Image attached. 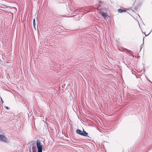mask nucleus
<instances>
[{
	"instance_id": "obj_1",
	"label": "nucleus",
	"mask_w": 152,
	"mask_h": 152,
	"mask_svg": "<svg viewBox=\"0 0 152 152\" xmlns=\"http://www.w3.org/2000/svg\"><path fill=\"white\" fill-rule=\"evenodd\" d=\"M37 148L38 152H42L43 146L41 143L40 141H37Z\"/></svg>"
},
{
	"instance_id": "obj_2",
	"label": "nucleus",
	"mask_w": 152,
	"mask_h": 152,
	"mask_svg": "<svg viewBox=\"0 0 152 152\" xmlns=\"http://www.w3.org/2000/svg\"><path fill=\"white\" fill-rule=\"evenodd\" d=\"M0 140L6 142L7 140L5 136L2 135H0Z\"/></svg>"
},
{
	"instance_id": "obj_3",
	"label": "nucleus",
	"mask_w": 152,
	"mask_h": 152,
	"mask_svg": "<svg viewBox=\"0 0 152 152\" xmlns=\"http://www.w3.org/2000/svg\"><path fill=\"white\" fill-rule=\"evenodd\" d=\"M32 152H37V148L35 147H33L32 148ZM29 152H32L31 150H29Z\"/></svg>"
},
{
	"instance_id": "obj_4",
	"label": "nucleus",
	"mask_w": 152,
	"mask_h": 152,
	"mask_svg": "<svg viewBox=\"0 0 152 152\" xmlns=\"http://www.w3.org/2000/svg\"><path fill=\"white\" fill-rule=\"evenodd\" d=\"M99 13L103 17L105 18L107 16V14L103 12H99Z\"/></svg>"
},
{
	"instance_id": "obj_5",
	"label": "nucleus",
	"mask_w": 152,
	"mask_h": 152,
	"mask_svg": "<svg viewBox=\"0 0 152 152\" xmlns=\"http://www.w3.org/2000/svg\"><path fill=\"white\" fill-rule=\"evenodd\" d=\"M77 133L78 134H79L80 135H82V133H83V132L81 131L80 130V129H77Z\"/></svg>"
},
{
	"instance_id": "obj_6",
	"label": "nucleus",
	"mask_w": 152,
	"mask_h": 152,
	"mask_svg": "<svg viewBox=\"0 0 152 152\" xmlns=\"http://www.w3.org/2000/svg\"><path fill=\"white\" fill-rule=\"evenodd\" d=\"M83 132L82 135L85 136H88V133L86 132V131L84 130H83Z\"/></svg>"
},
{
	"instance_id": "obj_7",
	"label": "nucleus",
	"mask_w": 152,
	"mask_h": 152,
	"mask_svg": "<svg viewBox=\"0 0 152 152\" xmlns=\"http://www.w3.org/2000/svg\"><path fill=\"white\" fill-rule=\"evenodd\" d=\"M118 12H124L126 11V10H123L121 9H119L118 10Z\"/></svg>"
},
{
	"instance_id": "obj_8",
	"label": "nucleus",
	"mask_w": 152,
	"mask_h": 152,
	"mask_svg": "<svg viewBox=\"0 0 152 152\" xmlns=\"http://www.w3.org/2000/svg\"><path fill=\"white\" fill-rule=\"evenodd\" d=\"M35 19H34V20H33V26L34 28L35 29H36V27H35Z\"/></svg>"
},
{
	"instance_id": "obj_9",
	"label": "nucleus",
	"mask_w": 152,
	"mask_h": 152,
	"mask_svg": "<svg viewBox=\"0 0 152 152\" xmlns=\"http://www.w3.org/2000/svg\"><path fill=\"white\" fill-rule=\"evenodd\" d=\"M5 107L7 109H9V108L8 107L5 106Z\"/></svg>"
},
{
	"instance_id": "obj_10",
	"label": "nucleus",
	"mask_w": 152,
	"mask_h": 152,
	"mask_svg": "<svg viewBox=\"0 0 152 152\" xmlns=\"http://www.w3.org/2000/svg\"><path fill=\"white\" fill-rule=\"evenodd\" d=\"M1 100L2 102V103H3V100H2V99L1 98Z\"/></svg>"
}]
</instances>
